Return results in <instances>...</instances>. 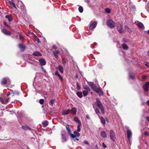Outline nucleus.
Returning a JSON list of instances; mask_svg holds the SVG:
<instances>
[{"label":"nucleus","instance_id":"obj_1","mask_svg":"<svg viewBox=\"0 0 149 149\" xmlns=\"http://www.w3.org/2000/svg\"><path fill=\"white\" fill-rule=\"evenodd\" d=\"M96 100L97 106L100 109L101 112L102 114H104L105 113L104 109L102 104L98 98H97Z\"/></svg>","mask_w":149,"mask_h":149},{"label":"nucleus","instance_id":"obj_2","mask_svg":"<svg viewBox=\"0 0 149 149\" xmlns=\"http://www.w3.org/2000/svg\"><path fill=\"white\" fill-rule=\"evenodd\" d=\"M107 26L111 28H113L115 27L116 24L111 19H110L107 22Z\"/></svg>","mask_w":149,"mask_h":149},{"label":"nucleus","instance_id":"obj_3","mask_svg":"<svg viewBox=\"0 0 149 149\" xmlns=\"http://www.w3.org/2000/svg\"><path fill=\"white\" fill-rule=\"evenodd\" d=\"M90 26L89 29L90 30L93 29L96 27L97 24V22L96 21L94 22L93 21H91L90 23Z\"/></svg>","mask_w":149,"mask_h":149},{"label":"nucleus","instance_id":"obj_4","mask_svg":"<svg viewBox=\"0 0 149 149\" xmlns=\"http://www.w3.org/2000/svg\"><path fill=\"white\" fill-rule=\"evenodd\" d=\"M110 137L111 139L113 141H115L116 139V135L114 131L111 130L110 132Z\"/></svg>","mask_w":149,"mask_h":149},{"label":"nucleus","instance_id":"obj_5","mask_svg":"<svg viewBox=\"0 0 149 149\" xmlns=\"http://www.w3.org/2000/svg\"><path fill=\"white\" fill-rule=\"evenodd\" d=\"M117 29L120 33H124V31L123 26L120 24L119 23L117 25Z\"/></svg>","mask_w":149,"mask_h":149},{"label":"nucleus","instance_id":"obj_6","mask_svg":"<svg viewBox=\"0 0 149 149\" xmlns=\"http://www.w3.org/2000/svg\"><path fill=\"white\" fill-rule=\"evenodd\" d=\"M78 132H77L76 131H75L74 132V134H71L70 137L72 139H74L75 137L76 136L77 137H79L80 136V134Z\"/></svg>","mask_w":149,"mask_h":149},{"label":"nucleus","instance_id":"obj_7","mask_svg":"<svg viewBox=\"0 0 149 149\" xmlns=\"http://www.w3.org/2000/svg\"><path fill=\"white\" fill-rule=\"evenodd\" d=\"M149 82H146L143 86V88L145 91H147L148 90Z\"/></svg>","mask_w":149,"mask_h":149},{"label":"nucleus","instance_id":"obj_8","mask_svg":"<svg viewBox=\"0 0 149 149\" xmlns=\"http://www.w3.org/2000/svg\"><path fill=\"white\" fill-rule=\"evenodd\" d=\"M9 100V98H5L4 99V101L2 98H0V100L2 104H5L8 102Z\"/></svg>","mask_w":149,"mask_h":149},{"label":"nucleus","instance_id":"obj_9","mask_svg":"<svg viewBox=\"0 0 149 149\" xmlns=\"http://www.w3.org/2000/svg\"><path fill=\"white\" fill-rule=\"evenodd\" d=\"M39 61L41 65L42 66L45 65L46 63V62L45 60L43 58L39 59Z\"/></svg>","mask_w":149,"mask_h":149},{"label":"nucleus","instance_id":"obj_10","mask_svg":"<svg viewBox=\"0 0 149 149\" xmlns=\"http://www.w3.org/2000/svg\"><path fill=\"white\" fill-rule=\"evenodd\" d=\"M100 135L103 138H106L107 136L106 132L104 131H102L101 132Z\"/></svg>","mask_w":149,"mask_h":149},{"label":"nucleus","instance_id":"obj_11","mask_svg":"<svg viewBox=\"0 0 149 149\" xmlns=\"http://www.w3.org/2000/svg\"><path fill=\"white\" fill-rule=\"evenodd\" d=\"M127 137L129 140H130V138L132 136V133L130 130H128L127 131Z\"/></svg>","mask_w":149,"mask_h":149},{"label":"nucleus","instance_id":"obj_12","mask_svg":"<svg viewBox=\"0 0 149 149\" xmlns=\"http://www.w3.org/2000/svg\"><path fill=\"white\" fill-rule=\"evenodd\" d=\"M6 18L8 19L9 22H10L13 20V17L11 15H7L6 17Z\"/></svg>","mask_w":149,"mask_h":149},{"label":"nucleus","instance_id":"obj_13","mask_svg":"<svg viewBox=\"0 0 149 149\" xmlns=\"http://www.w3.org/2000/svg\"><path fill=\"white\" fill-rule=\"evenodd\" d=\"M89 85L91 88L92 89L94 90H95L97 88L96 86L93 82L90 83L89 84Z\"/></svg>","mask_w":149,"mask_h":149},{"label":"nucleus","instance_id":"obj_14","mask_svg":"<svg viewBox=\"0 0 149 149\" xmlns=\"http://www.w3.org/2000/svg\"><path fill=\"white\" fill-rule=\"evenodd\" d=\"M72 114L74 115L77 112V109L75 107L72 108V109L70 110Z\"/></svg>","mask_w":149,"mask_h":149},{"label":"nucleus","instance_id":"obj_15","mask_svg":"<svg viewBox=\"0 0 149 149\" xmlns=\"http://www.w3.org/2000/svg\"><path fill=\"white\" fill-rule=\"evenodd\" d=\"M2 32L5 34L7 35H11V33L9 31L7 30L6 29H3L2 30Z\"/></svg>","mask_w":149,"mask_h":149},{"label":"nucleus","instance_id":"obj_16","mask_svg":"<svg viewBox=\"0 0 149 149\" xmlns=\"http://www.w3.org/2000/svg\"><path fill=\"white\" fill-rule=\"evenodd\" d=\"M94 91H95L96 92L99 93L100 95H102L103 94V92L102 91H101V88H96Z\"/></svg>","mask_w":149,"mask_h":149},{"label":"nucleus","instance_id":"obj_17","mask_svg":"<svg viewBox=\"0 0 149 149\" xmlns=\"http://www.w3.org/2000/svg\"><path fill=\"white\" fill-rule=\"evenodd\" d=\"M33 55L36 56H42L41 54L39 52L36 51L33 53Z\"/></svg>","mask_w":149,"mask_h":149},{"label":"nucleus","instance_id":"obj_18","mask_svg":"<svg viewBox=\"0 0 149 149\" xmlns=\"http://www.w3.org/2000/svg\"><path fill=\"white\" fill-rule=\"evenodd\" d=\"M59 51L58 50H56L54 51L53 52V54L55 56V58H57L58 57V54L59 53Z\"/></svg>","mask_w":149,"mask_h":149},{"label":"nucleus","instance_id":"obj_19","mask_svg":"<svg viewBox=\"0 0 149 149\" xmlns=\"http://www.w3.org/2000/svg\"><path fill=\"white\" fill-rule=\"evenodd\" d=\"M70 111L69 109L64 110L63 111L62 114L63 115H67L70 113Z\"/></svg>","mask_w":149,"mask_h":149},{"label":"nucleus","instance_id":"obj_20","mask_svg":"<svg viewBox=\"0 0 149 149\" xmlns=\"http://www.w3.org/2000/svg\"><path fill=\"white\" fill-rule=\"evenodd\" d=\"M65 127L66 129L68 131V132L70 134V136H71V134H72V133H71V130L69 127V125H67Z\"/></svg>","mask_w":149,"mask_h":149},{"label":"nucleus","instance_id":"obj_21","mask_svg":"<svg viewBox=\"0 0 149 149\" xmlns=\"http://www.w3.org/2000/svg\"><path fill=\"white\" fill-rule=\"evenodd\" d=\"M74 120L78 124L81 125V121L79 120V118L77 117H75L74 118Z\"/></svg>","mask_w":149,"mask_h":149},{"label":"nucleus","instance_id":"obj_22","mask_svg":"<svg viewBox=\"0 0 149 149\" xmlns=\"http://www.w3.org/2000/svg\"><path fill=\"white\" fill-rule=\"evenodd\" d=\"M123 49L125 50H127L128 49V47L125 44H123L122 45Z\"/></svg>","mask_w":149,"mask_h":149},{"label":"nucleus","instance_id":"obj_23","mask_svg":"<svg viewBox=\"0 0 149 149\" xmlns=\"http://www.w3.org/2000/svg\"><path fill=\"white\" fill-rule=\"evenodd\" d=\"M18 46L20 49L23 50L26 48L25 46L24 45L22 44H19L18 45Z\"/></svg>","mask_w":149,"mask_h":149},{"label":"nucleus","instance_id":"obj_24","mask_svg":"<svg viewBox=\"0 0 149 149\" xmlns=\"http://www.w3.org/2000/svg\"><path fill=\"white\" fill-rule=\"evenodd\" d=\"M22 128L24 130H30V128L28 126H23L22 127Z\"/></svg>","mask_w":149,"mask_h":149},{"label":"nucleus","instance_id":"obj_25","mask_svg":"<svg viewBox=\"0 0 149 149\" xmlns=\"http://www.w3.org/2000/svg\"><path fill=\"white\" fill-rule=\"evenodd\" d=\"M58 70L60 71L61 73H63V67L61 65H59L58 66Z\"/></svg>","mask_w":149,"mask_h":149},{"label":"nucleus","instance_id":"obj_26","mask_svg":"<svg viewBox=\"0 0 149 149\" xmlns=\"http://www.w3.org/2000/svg\"><path fill=\"white\" fill-rule=\"evenodd\" d=\"M83 89H84L86 90H87V91H90V88H88V87L86 85L83 86Z\"/></svg>","mask_w":149,"mask_h":149},{"label":"nucleus","instance_id":"obj_27","mask_svg":"<svg viewBox=\"0 0 149 149\" xmlns=\"http://www.w3.org/2000/svg\"><path fill=\"white\" fill-rule=\"evenodd\" d=\"M137 25L140 28H142L144 27V26L143 24L141 22H139L138 23Z\"/></svg>","mask_w":149,"mask_h":149},{"label":"nucleus","instance_id":"obj_28","mask_svg":"<svg viewBox=\"0 0 149 149\" xmlns=\"http://www.w3.org/2000/svg\"><path fill=\"white\" fill-rule=\"evenodd\" d=\"M63 142H65L67 141V138L63 134H61Z\"/></svg>","mask_w":149,"mask_h":149},{"label":"nucleus","instance_id":"obj_29","mask_svg":"<svg viewBox=\"0 0 149 149\" xmlns=\"http://www.w3.org/2000/svg\"><path fill=\"white\" fill-rule=\"evenodd\" d=\"M6 83L7 79H6L5 78L3 79L1 81V84H6Z\"/></svg>","mask_w":149,"mask_h":149},{"label":"nucleus","instance_id":"obj_30","mask_svg":"<svg viewBox=\"0 0 149 149\" xmlns=\"http://www.w3.org/2000/svg\"><path fill=\"white\" fill-rule=\"evenodd\" d=\"M100 118L102 123L103 125H105V124L106 122L104 118L102 116H101Z\"/></svg>","mask_w":149,"mask_h":149},{"label":"nucleus","instance_id":"obj_31","mask_svg":"<svg viewBox=\"0 0 149 149\" xmlns=\"http://www.w3.org/2000/svg\"><path fill=\"white\" fill-rule=\"evenodd\" d=\"M48 124V122L47 120H46V121L43 122L42 123V125L44 127H45Z\"/></svg>","mask_w":149,"mask_h":149},{"label":"nucleus","instance_id":"obj_32","mask_svg":"<svg viewBox=\"0 0 149 149\" xmlns=\"http://www.w3.org/2000/svg\"><path fill=\"white\" fill-rule=\"evenodd\" d=\"M77 95L80 98H81L82 97V94L81 92H79L77 93Z\"/></svg>","mask_w":149,"mask_h":149},{"label":"nucleus","instance_id":"obj_33","mask_svg":"<svg viewBox=\"0 0 149 149\" xmlns=\"http://www.w3.org/2000/svg\"><path fill=\"white\" fill-rule=\"evenodd\" d=\"M124 27L126 31H127L129 33H130L131 32V30H130V29L127 26L125 25Z\"/></svg>","mask_w":149,"mask_h":149},{"label":"nucleus","instance_id":"obj_34","mask_svg":"<svg viewBox=\"0 0 149 149\" xmlns=\"http://www.w3.org/2000/svg\"><path fill=\"white\" fill-rule=\"evenodd\" d=\"M88 91L87 90H84L83 91L82 93L84 96H85L87 95L88 93Z\"/></svg>","mask_w":149,"mask_h":149},{"label":"nucleus","instance_id":"obj_35","mask_svg":"<svg viewBox=\"0 0 149 149\" xmlns=\"http://www.w3.org/2000/svg\"><path fill=\"white\" fill-rule=\"evenodd\" d=\"M95 111L96 113L98 115V116L100 117L99 114L100 113V112L99 109L97 108H95Z\"/></svg>","mask_w":149,"mask_h":149},{"label":"nucleus","instance_id":"obj_36","mask_svg":"<svg viewBox=\"0 0 149 149\" xmlns=\"http://www.w3.org/2000/svg\"><path fill=\"white\" fill-rule=\"evenodd\" d=\"M9 4L10 5H11V6H13V7L15 8H16V7L15 5V4L13 2H11L10 1H9Z\"/></svg>","mask_w":149,"mask_h":149},{"label":"nucleus","instance_id":"obj_37","mask_svg":"<svg viewBox=\"0 0 149 149\" xmlns=\"http://www.w3.org/2000/svg\"><path fill=\"white\" fill-rule=\"evenodd\" d=\"M78 9L79 10L81 13L83 12V9L82 6H79Z\"/></svg>","mask_w":149,"mask_h":149},{"label":"nucleus","instance_id":"obj_38","mask_svg":"<svg viewBox=\"0 0 149 149\" xmlns=\"http://www.w3.org/2000/svg\"><path fill=\"white\" fill-rule=\"evenodd\" d=\"M81 125L78 124L77 126V132H79L81 130L80 126Z\"/></svg>","mask_w":149,"mask_h":149},{"label":"nucleus","instance_id":"obj_39","mask_svg":"<svg viewBox=\"0 0 149 149\" xmlns=\"http://www.w3.org/2000/svg\"><path fill=\"white\" fill-rule=\"evenodd\" d=\"M55 101V99H52L49 102V103L50 105H52L53 104Z\"/></svg>","mask_w":149,"mask_h":149},{"label":"nucleus","instance_id":"obj_40","mask_svg":"<svg viewBox=\"0 0 149 149\" xmlns=\"http://www.w3.org/2000/svg\"><path fill=\"white\" fill-rule=\"evenodd\" d=\"M105 10L106 13H109L111 12L110 9L109 8H105Z\"/></svg>","mask_w":149,"mask_h":149},{"label":"nucleus","instance_id":"obj_41","mask_svg":"<svg viewBox=\"0 0 149 149\" xmlns=\"http://www.w3.org/2000/svg\"><path fill=\"white\" fill-rule=\"evenodd\" d=\"M44 100L43 99H41L39 100V103L41 104H43Z\"/></svg>","mask_w":149,"mask_h":149},{"label":"nucleus","instance_id":"obj_42","mask_svg":"<svg viewBox=\"0 0 149 149\" xmlns=\"http://www.w3.org/2000/svg\"><path fill=\"white\" fill-rule=\"evenodd\" d=\"M77 84V89L78 90H80V87L78 84V82H77L76 83Z\"/></svg>","mask_w":149,"mask_h":149},{"label":"nucleus","instance_id":"obj_43","mask_svg":"<svg viewBox=\"0 0 149 149\" xmlns=\"http://www.w3.org/2000/svg\"><path fill=\"white\" fill-rule=\"evenodd\" d=\"M144 134L145 136H149V134L147 131L145 132Z\"/></svg>","mask_w":149,"mask_h":149},{"label":"nucleus","instance_id":"obj_44","mask_svg":"<svg viewBox=\"0 0 149 149\" xmlns=\"http://www.w3.org/2000/svg\"><path fill=\"white\" fill-rule=\"evenodd\" d=\"M129 77L130 78H131L132 79H134V77L133 75H132L131 74H129Z\"/></svg>","mask_w":149,"mask_h":149},{"label":"nucleus","instance_id":"obj_45","mask_svg":"<svg viewBox=\"0 0 149 149\" xmlns=\"http://www.w3.org/2000/svg\"><path fill=\"white\" fill-rule=\"evenodd\" d=\"M13 92L14 93V94H15V95H19V93L17 91H15Z\"/></svg>","mask_w":149,"mask_h":149},{"label":"nucleus","instance_id":"obj_46","mask_svg":"<svg viewBox=\"0 0 149 149\" xmlns=\"http://www.w3.org/2000/svg\"><path fill=\"white\" fill-rule=\"evenodd\" d=\"M57 76L58 77H59V79H60L61 81H62V80H63V79L62 77V76H61V75H60L59 74V75H58V76Z\"/></svg>","mask_w":149,"mask_h":149},{"label":"nucleus","instance_id":"obj_47","mask_svg":"<svg viewBox=\"0 0 149 149\" xmlns=\"http://www.w3.org/2000/svg\"><path fill=\"white\" fill-rule=\"evenodd\" d=\"M36 40L37 41L38 43H40V39L37 37H36Z\"/></svg>","mask_w":149,"mask_h":149},{"label":"nucleus","instance_id":"obj_48","mask_svg":"<svg viewBox=\"0 0 149 149\" xmlns=\"http://www.w3.org/2000/svg\"><path fill=\"white\" fill-rule=\"evenodd\" d=\"M4 25H5L6 26H7V27H10V26L8 25V24H7L6 23V22H4Z\"/></svg>","mask_w":149,"mask_h":149},{"label":"nucleus","instance_id":"obj_49","mask_svg":"<svg viewBox=\"0 0 149 149\" xmlns=\"http://www.w3.org/2000/svg\"><path fill=\"white\" fill-rule=\"evenodd\" d=\"M12 95V96H14V95H15V94H14V93H13V92H12V93H10V94H9V95H7V96H8V95Z\"/></svg>","mask_w":149,"mask_h":149},{"label":"nucleus","instance_id":"obj_50","mask_svg":"<svg viewBox=\"0 0 149 149\" xmlns=\"http://www.w3.org/2000/svg\"><path fill=\"white\" fill-rule=\"evenodd\" d=\"M145 65L148 67H149V63L147 62L145 64Z\"/></svg>","mask_w":149,"mask_h":149},{"label":"nucleus","instance_id":"obj_51","mask_svg":"<svg viewBox=\"0 0 149 149\" xmlns=\"http://www.w3.org/2000/svg\"><path fill=\"white\" fill-rule=\"evenodd\" d=\"M55 74L56 75V76H58V75L59 74L58 73V71H56L55 72Z\"/></svg>","mask_w":149,"mask_h":149},{"label":"nucleus","instance_id":"obj_52","mask_svg":"<svg viewBox=\"0 0 149 149\" xmlns=\"http://www.w3.org/2000/svg\"><path fill=\"white\" fill-rule=\"evenodd\" d=\"M52 47L53 49H57V47L56 45H54L52 46Z\"/></svg>","mask_w":149,"mask_h":149},{"label":"nucleus","instance_id":"obj_53","mask_svg":"<svg viewBox=\"0 0 149 149\" xmlns=\"http://www.w3.org/2000/svg\"><path fill=\"white\" fill-rule=\"evenodd\" d=\"M102 145L103 147L104 148H106L107 147L105 145L104 143H103Z\"/></svg>","mask_w":149,"mask_h":149},{"label":"nucleus","instance_id":"obj_54","mask_svg":"<svg viewBox=\"0 0 149 149\" xmlns=\"http://www.w3.org/2000/svg\"><path fill=\"white\" fill-rule=\"evenodd\" d=\"M84 143H85V144H87V145L89 144L88 142L87 141H84Z\"/></svg>","mask_w":149,"mask_h":149},{"label":"nucleus","instance_id":"obj_55","mask_svg":"<svg viewBox=\"0 0 149 149\" xmlns=\"http://www.w3.org/2000/svg\"><path fill=\"white\" fill-rule=\"evenodd\" d=\"M146 119L148 121V122H149V117L148 116H146Z\"/></svg>","mask_w":149,"mask_h":149},{"label":"nucleus","instance_id":"obj_56","mask_svg":"<svg viewBox=\"0 0 149 149\" xmlns=\"http://www.w3.org/2000/svg\"><path fill=\"white\" fill-rule=\"evenodd\" d=\"M86 118L87 119H90V118H89V116L88 115H87L86 116Z\"/></svg>","mask_w":149,"mask_h":149},{"label":"nucleus","instance_id":"obj_57","mask_svg":"<svg viewBox=\"0 0 149 149\" xmlns=\"http://www.w3.org/2000/svg\"><path fill=\"white\" fill-rule=\"evenodd\" d=\"M123 41L124 42H127V41H126V39L125 38H123Z\"/></svg>","mask_w":149,"mask_h":149},{"label":"nucleus","instance_id":"obj_58","mask_svg":"<svg viewBox=\"0 0 149 149\" xmlns=\"http://www.w3.org/2000/svg\"><path fill=\"white\" fill-rule=\"evenodd\" d=\"M75 138V140H77V141H78L79 140V139H77L76 137V136L74 138Z\"/></svg>","mask_w":149,"mask_h":149},{"label":"nucleus","instance_id":"obj_59","mask_svg":"<svg viewBox=\"0 0 149 149\" xmlns=\"http://www.w3.org/2000/svg\"><path fill=\"white\" fill-rule=\"evenodd\" d=\"M147 103L148 106H149V100H148L147 102Z\"/></svg>","mask_w":149,"mask_h":149},{"label":"nucleus","instance_id":"obj_60","mask_svg":"<svg viewBox=\"0 0 149 149\" xmlns=\"http://www.w3.org/2000/svg\"><path fill=\"white\" fill-rule=\"evenodd\" d=\"M147 54H148V55L149 56V50L148 51Z\"/></svg>","mask_w":149,"mask_h":149},{"label":"nucleus","instance_id":"obj_61","mask_svg":"<svg viewBox=\"0 0 149 149\" xmlns=\"http://www.w3.org/2000/svg\"><path fill=\"white\" fill-rule=\"evenodd\" d=\"M145 143L146 145H147V143L146 142H145Z\"/></svg>","mask_w":149,"mask_h":149},{"label":"nucleus","instance_id":"obj_62","mask_svg":"<svg viewBox=\"0 0 149 149\" xmlns=\"http://www.w3.org/2000/svg\"><path fill=\"white\" fill-rule=\"evenodd\" d=\"M148 33L149 34V30L148 31Z\"/></svg>","mask_w":149,"mask_h":149},{"label":"nucleus","instance_id":"obj_63","mask_svg":"<svg viewBox=\"0 0 149 149\" xmlns=\"http://www.w3.org/2000/svg\"><path fill=\"white\" fill-rule=\"evenodd\" d=\"M76 78H77V77H78V76H76Z\"/></svg>","mask_w":149,"mask_h":149},{"label":"nucleus","instance_id":"obj_64","mask_svg":"<svg viewBox=\"0 0 149 149\" xmlns=\"http://www.w3.org/2000/svg\"><path fill=\"white\" fill-rule=\"evenodd\" d=\"M21 36H20V39H21Z\"/></svg>","mask_w":149,"mask_h":149}]
</instances>
